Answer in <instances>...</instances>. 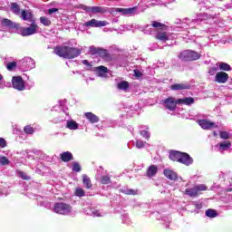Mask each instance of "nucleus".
Masks as SVG:
<instances>
[{
    "instance_id": "603ef678",
    "label": "nucleus",
    "mask_w": 232,
    "mask_h": 232,
    "mask_svg": "<svg viewBox=\"0 0 232 232\" xmlns=\"http://www.w3.org/2000/svg\"><path fill=\"white\" fill-rule=\"evenodd\" d=\"M55 12H59L58 8H51L48 10L49 15H52V14H55Z\"/></svg>"
},
{
    "instance_id": "72a5a7b5",
    "label": "nucleus",
    "mask_w": 232,
    "mask_h": 232,
    "mask_svg": "<svg viewBox=\"0 0 232 232\" xmlns=\"http://www.w3.org/2000/svg\"><path fill=\"white\" fill-rule=\"evenodd\" d=\"M40 23L44 24V26H50V24H52V21H50L46 16H41Z\"/></svg>"
},
{
    "instance_id": "473e14b6",
    "label": "nucleus",
    "mask_w": 232,
    "mask_h": 232,
    "mask_svg": "<svg viewBox=\"0 0 232 232\" xmlns=\"http://www.w3.org/2000/svg\"><path fill=\"white\" fill-rule=\"evenodd\" d=\"M218 216V214L217 213V211L215 209H208L206 211V217H208V218H215Z\"/></svg>"
},
{
    "instance_id": "c9c22d12",
    "label": "nucleus",
    "mask_w": 232,
    "mask_h": 232,
    "mask_svg": "<svg viewBox=\"0 0 232 232\" xmlns=\"http://www.w3.org/2000/svg\"><path fill=\"white\" fill-rule=\"evenodd\" d=\"M24 131L27 135H34L35 130H34V127H32L31 125H27L24 128Z\"/></svg>"
},
{
    "instance_id": "ddd939ff",
    "label": "nucleus",
    "mask_w": 232,
    "mask_h": 232,
    "mask_svg": "<svg viewBox=\"0 0 232 232\" xmlns=\"http://www.w3.org/2000/svg\"><path fill=\"white\" fill-rule=\"evenodd\" d=\"M72 213V206L66 203L59 204V214L60 215H70Z\"/></svg>"
},
{
    "instance_id": "2eb2a0df",
    "label": "nucleus",
    "mask_w": 232,
    "mask_h": 232,
    "mask_svg": "<svg viewBox=\"0 0 232 232\" xmlns=\"http://www.w3.org/2000/svg\"><path fill=\"white\" fill-rule=\"evenodd\" d=\"M216 148L219 153H224V151H227L229 148H231V142L229 141H224L218 145H216Z\"/></svg>"
},
{
    "instance_id": "7c9ffc66",
    "label": "nucleus",
    "mask_w": 232,
    "mask_h": 232,
    "mask_svg": "<svg viewBox=\"0 0 232 232\" xmlns=\"http://www.w3.org/2000/svg\"><path fill=\"white\" fill-rule=\"evenodd\" d=\"M198 195H200L201 191H208V186L204 184L195 185Z\"/></svg>"
},
{
    "instance_id": "f8f14e48",
    "label": "nucleus",
    "mask_w": 232,
    "mask_h": 232,
    "mask_svg": "<svg viewBox=\"0 0 232 232\" xmlns=\"http://www.w3.org/2000/svg\"><path fill=\"white\" fill-rule=\"evenodd\" d=\"M116 12L122 14V15H135V14H137V6L130 8H117Z\"/></svg>"
},
{
    "instance_id": "20e7f679",
    "label": "nucleus",
    "mask_w": 232,
    "mask_h": 232,
    "mask_svg": "<svg viewBox=\"0 0 232 232\" xmlns=\"http://www.w3.org/2000/svg\"><path fill=\"white\" fill-rule=\"evenodd\" d=\"M37 26L35 23H32L30 27H24L21 29V35L23 37H28V35H34V34H36L37 32Z\"/></svg>"
},
{
    "instance_id": "393cba45",
    "label": "nucleus",
    "mask_w": 232,
    "mask_h": 232,
    "mask_svg": "<svg viewBox=\"0 0 232 232\" xmlns=\"http://www.w3.org/2000/svg\"><path fill=\"white\" fill-rule=\"evenodd\" d=\"M10 8H11V12H13L14 15H19V14H21V7H19V5L17 3L15 2L11 3Z\"/></svg>"
},
{
    "instance_id": "6ab92c4d",
    "label": "nucleus",
    "mask_w": 232,
    "mask_h": 232,
    "mask_svg": "<svg viewBox=\"0 0 232 232\" xmlns=\"http://www.w3.org/2000/svg\"><path fill=\"white\" fill-rule=\"evenodd\" d=\"M85 117L89 121V122H91V124H95L99 122V116L93 114L92 112H86Z\"/></svg>"
},
{
    "instance_id": "f03ea898",
    "label": "nucleus",
    "mask_w": 232,
    "mask_h": 232,
    "mask_svg": "<svg viewBox=\"0 0 232 232\" xmlns=\"http://www.w3.org/2000/svg\"><path fill=\"white\" fill-rule=\"evenodd\" d=\"M200 53L193 50H185L179 54L181 61H198Z\"/></svg>"
},
{
    "instance_id": "c03bdc74",
    "label": "nucleus",
    "mask_w": 232,
    "mask_h": 232,
    "mask_svg": "<svg viewBox=\"0 0 232 232\" xmlns=\"http://www.w3.org/2000/svg\"><path fill=\"white\" fill-rule=\"evenodd\" d=\"M18 175L22 180H30V176L26 175V173L23 171H19Z\"/></svg>"
},
{
    "instance_id": "a18cd8bd",
    "label": "nucleus",
    "mask_w": 232,
    "mask_h": 232,
    "mask_svg": "<svg viewBox=\"0 0 232 232\" xmlns=\"http://www.w3.org/2000/svg\"><path fill=\"white\" fill-rule=\"evenodd\" d=\"M99 48H95L94 46L90 47V54L91 55H98L99 54Z\"/></svg>"
},
{
    "instance_id": "49530a36",
    "label": "nucleus",
    "mask_w": 232,
    "mask_h": 232,
    "mask_svg": "<svg viewBox=\"0 0 232 232\" xmlns=\"http://www.w3.org/2000/svg\"><path fill=\"white\" fill-rule=\"evenodd\" d=\"M140 135L141 137H143V139H147V140L150 139V131L146 130H143L140 131Z\"/></svg>"
},
{
    "instance_id": "dca6fc26",
    "label": "nucleus",
    "mask_w": 232,
    "mask_h": 232,
    "mask_svg": "<svg viewBox=\"0 0 232 232\" xmlns=\"http://www.w3.org/2000/svg\"><path fill=\"white\" fill-rule=\"evenodd\" d=\"M163 174L169 180H177V179H179V176L177 175V172H175V171H173L172 169H164Z\"/></svg>"
},
{
    "instance_id": "6e6552de",
    "label": "nucleus",
    "mask_w": 232,
    "mask_h": 232,
    "mask_svg": "<svg viewBox=\"0 0 232 232\" xmlns=\"http://www.w3.org/2000/svg\"><path fill=\"white\" fill-rule=\"evenodd\" d=\"M229 80V74L224 72H218L215 76V82L218 84H226V82Z\"/></svg>"
},
{
    "instance_id": "cd10ccee",
    "label": "nucleus",
    "mask_w": 232,
    "mask_h": 232,
    "mask_svg": "<svg viewBox=\"0 0 232 232\" xmlns=\"http://www.w3.org/2000/svg\"><path fill=\"white\" fill-rule=\"evenodd\" d=\"M118 90H122L123 92H126L128 88H130V83L126 81H122L117 83Z\"/></svg>"
},
{
    "instance_id": "e433bc0d",
    "label": "nucleus",
    "mask_w": 232,
    "mask_h": 232,
    "mask_svg": "<svg viewBox=\"0 0 232 232\" xmlns=\"http://www.w3.org/2000/svg\"><path fill=\"white\" fill-rule=\"evenodd\" d=\"M2 23L5 24V26H8L9 28H14V22L8 18H4L2 20Z\"/></svg>"
},
{
    "instance_id": "412c9836",
    "label": "nucleus",
    "mask_w": 232,
    "mask_h": 232,
    "mask_svg": "<svg viewBox=\"0 0 232 232\" xmlns=\"http://www.w3.org/2000/svg\"><path fill=\"white\" fill-rule=\"evenodd\" d=\"M195 102V99L191 97L178 99V104H185L186 106H189Z\"/></svg>"
},
{
    "instance_id": "09e8293b",
    "label": "nucleus",
    "mask_w": 232,
    "mask_h": 232,
    "mask_svg": "<svg viewBox=\"0 0 232 232\" xmlns=\"http://www.w3.org/2000/svg\"><path fill=\"white\" fill-rule=\"evenodd\" d=\"M219 135L221 139H229V133L227 131H221Z\"/></svg>"
},
{
    "instance_id": "a878e982",
    "label": "nucleus",
    "mask_w": 232,
    "mask_h": 232,
    "mask_svg": "<svg viewBox=\"0 0 232 232\" xmlns=\"http://www.w3.org/2000/svg\"><path fill=\"white\" fill-rule=\"evenodd\" d=\"M156 38L159 39V41H169L171 38V35L168 34V33L163 32V33H158L156 35Z\"/></svg>"
},
{
    "instance_id": "9b49d317",
    "label": "nucleus",
    "mask_w": 232,
    "mask_h": 232,
    "mask_svg": "<svg viewBox=\"0 0 232 232\" xmlns=\"http://www.w3.org/2000/svg\"><path fill=\"white\" fill-rule=\"evenodd\" d=\"M80 8H82V10H84L85 12H88L89 14H102V7H99V6H86V5H80Z\"/></svg>"
},
{
    "instance_id": "423d86ee",
    "label": "nucleus",
    "mask_w": 232,
    "mask_h": 232,
    "mask_svg": "<svg viewBox=\"0 0 232 232\" xmlns=\"http://www.w3.org/2000/svg\"><path fill=\"white\" fill-rule=\"evenodd\" d=\"M13 87L14 90H18V92H23L24 90V80L21 76H14L13 77Z\"/></svg>"
},
{
    "instance_id": "4be33fe9",
    "label": "nucleus",
    "mask_w": 232,
    "mask_h": 232,
    "mask_svg": "<svg viewBox=\"0 0 232 232\" xmlns=\"http://www.w3.org/2000/svg\"><path fill=\"white\" fill-rule=\"evenodd\" d=\"M170 89L174 91L189 90V85L186 83H176L171 85Z\"/></svg>"
},
{
    "instance_id": "37998d69",
    "label": "nucleus",
    "mask_w": 232,
    "mask_h": 232,
    "mask_svg": "<svg viewBox=\"0 0 232 232\" xmlns=\"http://www.w3.org/2000/svg\"><path fill=\"white\" fill-rule=\"evenodd\" d=\"M121 193H124L125 195H137V191L131 188H123L121 189Z\"/></svg>"
},
{
    "instance_id": "13d9d810",
    "label": "nucleus",
    "mask_w": 232,
    "mask_h": 232,
    "mask_svg": "<svg viewBox=\"0 0 232 232\" xmlns=\"http://www.w3.org/2000/svg\"><path fill=\"white\" fill-rule=\"evenodd\" d=\"M196 208H197V209H201L202 208V204L197 203Z\"/></svg>"
},
{
    "instance_id": "680f3d73",
    "label": "nucleus",
    "mask_w": 232,
    "mask_h": 232,
    "mask_svg": "<svg viewBox=\"0 0 232 232\" xmlns=\"http://www.w3.org/2000/svg\"><path fill=\"white\" fill-rule=\"evenodd\" d=\"M216 135H217V132H214V136L216 137Z\"/></svg>"
},
{
    "instance_id": "5701e85b",
    "label": "nucleus",
    "mask_w": 232,
    "mask_h": 232,
    "mask_svg": "<svg viewBox=\"0 0 232 232\" xmlns=\"http://www.w3.org/2000/svg\"><path fill=\"white\" fill-rule=\"evenodd\" d=\"M184 194L191 198L198 197V194L197 192V188L195 186L192 188H186L184 191Z\"/></svg>"
},
{
    "instance_id": "3c124183",
    "label": "nucleus",
    "mask_w": 232,
    "mask_h": 232,
    "mask_svg": "<svg viewBox=\"0 0 232 232\" xmlns=\"http://www.w3.org/2000/svg\"><path fill=\"white\" fill-rule=\"evenodd\" d=\"M6 140L5 138H0V148H6Z\"/></svg>"
},
{
    "instance_id": "f3484780",
    "label": "nucleus",
    "mask_w": 232,
    "mask_h": 232,
    "mask_svg": "<svg viewBox=\"0 0 232 232\" xmlns=\"http://www.w3.org/2000/svg\"><path fill=\"white\" fill-rule=\"evenodd\" d=\"M158 172H159V168H157L156 165H150L147 169L146 175L147 177H149V179H151L152 177H155V175H157Z\"/></svg>"
},
{
    "instance_id": "bb28decb",
    "label": "nucleus",
    "mask_w": 232,
    "mask_h": 232,
    "mask_svg": "<svg viewBox=\"0 0 232 232\" xmlns=\"http://www.w3.org/2000/svg\"><path fill=\"white\" fill-rule=\"evenodd\" d=\"M82 182H83V186H85L87 189H91L92 179H90V177H88V175L86 174L82 175Z\"/></svg>"
},
{
    "instance_id": "c85d7f7f",
    "label": "nucleus",
    "mask_w": 232,
    "mask_h": 232,
    "mask_svg": "<svg viewBox=\"0 0 232 232\" xmlns=\"http://www.w3.org/2000/svg\"><path fill=\"white\" fill-rule=\"evenodd\" d=\"M98 55H100V57H102V59H105V61H108L110 59V53H108V51L104 49H99Z\"/></svg>"
},
{
    "instance_id": "de8ad7c7",
    "label": "nucleus",
    "mask_w": 232,
    "mask_h": 232,
    "mask_svg": "<svg viewBox=\"0 0 232 232\" xmlns=\"http://www.w3.org/2000/svg\"><path fill=\"white\" fill-rule=\"evenodd\" d=\"M101 182L102 184H110V182H111V179H110L108 176H102L101 179Z\"/></svg>"
},
{
    "instance_id": "b1692460",
    "label": "nucleus",
    "mask_w": 232,
    "mask_h": 232,
    "mask_svg": "<svg viewBox=\"0 0 232 232\" xmlns=\"http://www.w3.org/2000/svg\"><path fill=\"white\" fill-rule=\"evenodd\" d=\"M66 128L68 130H75L79 128V123L73 120H69L66 121Z\"/></svg>"
},
{
    "instance_id": "7ed1b4c3",
    "label": "nucleus",
    "mask_w": 232,
    "mask_h": 232,
    "mask_svg": "<svg viewBox=\"0 0 232 232\" xmlns=\"http://www.w3.org/2000/svg\"><path fill=\"white\" fill-rule=\"evenodd\" d=\"M108 24H110V23H108L107 21L92 19L90 21L85 22L84 26L90 28H102V26H108Z\"/></svg>"
},
{
    "instance_id": "79ce46f5",
    "label": "nucleus",
    "mask_w": 232,
    "mask_h": 232,
    "mask_svg": "<svg viewBox=\"0 0 232 232\" xmlns=\"http://www.w3.org/2000/svg\"><path fill=\"white\" fill-rule=\"evenodd\" d=\"M74 195L76 197H84L86 193L84 192V189H82V188H77L74 191Z\"/></svg>"
},
{
    "instance_id": "bf43d9fd",
    "label": "nucleus",
    "mask_w": 232,
    "mask_h": 232,
    "mask_svg": "<svg viewBox=\"0 0 232 232\" xmlns=\"http://www.w3.org/2000/svg\"><path fill=\"white\" fill-rule=\"evenodd\" d=\"M54 53H56V55H59V47L54 48Z\"/></svg>"
},
{
    "instance_id": "aec40b11",
    "label": "nucleus",
    "mask_w": 232,
    "mask_h": 232,
    "mask_svg": "<svg viewBox=\"0 0 232 232\" xmlns=\"http://www.w3.org/2000/svg\"><path fill=\"white\" fill-rule=\"evenodd\" d=\"M60 157L63 162H70V160H73V154L70 151L63 152Z\"/></svg>"
},
{
    "instance_id": "864d4df0",
    "label": "nucleus",
    "mask_w": 232,
    "mask_h": 232,
    "mask_svg": "<svg viewBox=\"0 0 232 232\" xmlns=\"http://www.w3.org/2000/svg\"><path fill=\"white\" fill-rule=\"evenodd\" d=\"M135 77H142V73L139 70H134Z\"/></svg>"
},
{
    "instance_id": "a19ab883",
    "label": "nucleus",
    "mask_w": 232,
    "mask_h": 232,
    "mask_svg": "<svg viewBox=\"0 0 232 232\" xmlns=\"http://www.w3.org/2000/svg\"><path fill=\"white\" fill-rule=\"evenodd\" d=\"M10 164V160L8 158L3 156L0 157V166H8Z\"/></svg>"
},
{
    "instance_id": "052dcab7",
    "label": "nucleus",
    "mask_w": 232,
    "mask_h": 232,
    "mask_svg": "<svg viewBox=\"0 0 232 232\" xmlns=\"http://www.w3.org/2000/svg\"><path fill=\"white\" fill-rule=\"evenodd\" d=\"M3 81V75L0 74V82Z\"/></svg>"
},
{
    "instance_id": "f704fd0d",
    "label": "nucleus",
    "mask_w": 232,
    "mask_h": 232,
    "mask_svg": "<svg viewBox=\"0 0 232 232\" xmlns=\"http://www.w3.org/2000/svg\"><path fill=\"white\" fill-rule=\"evenodd\" d=\"M60 108L65 113V115H68V107H66V100H62L60 102Z\"/></svg>"
},
{
    "instance_id": "2f4dec72",
    "label": "nucleus",
    "mask_w": 232,
    "mask_h": 232,
    "mask_svg": "<svg viewBox=\"0 0 232 232\" xmlns=\"http://www.w3.org/2000/svg\"><path fill=\"white\" fill-rule=\"evenodd\" d=\"M219 70H223V72H229L231 70V66L224 62L218 63Z\"/></svg>"
},
{
    "instance_id": "f257e3e1",
    "label": "nucleus",
    "mask_w": 232,
    "mask_h": 232,
    "mask_svg": "<svg viewBox=\"0 0 232 232\" xmlns=\"http://www.w3.org/2000/svg\"><path fill=\"white\" fill-rule=\"evenodd\" d=\"M77 44L75 40H71L65 45L60 47L59 56L63 57V59H75L81 55V51L78 48H74L73 44Z\"/></svg>"
},
{
    "instance_id": "0eeeda50",
    "label": "nucleus",
    "mask_w": 232,
    "mask_h": 232,
    "mask_svg": "<svg viewBox=\"0 0 232 232\" xmlns=\"http://www.w3.org/2000/svg\"><path fill=\"white\" fill-rule=\"evenodd\" d=\"M164 106L167 108V110H169L170 111H175L177 108V104H179V100H176L173 97L167 98L164 100Z\"/></svg>"
},
{
    "instance_id": "9d476101",
    "label": "nucleus",
    "mask_w": 232,
    "mask_h": 232,
    "mask_svg": "<svg viewBox=\"0 0 232 232\" xmlns=\"http://www.w3.org/2000/svg\"><path fill=\"white\" fill-rule=\"evenodd\" d=\"M21 17L24 21H28L29 23H35V19L34 18V14L30 10H22Z\"/></svg>"
},
{
    "instance_id": "a211bd4d",
    "label": "nucleus",
    "mask_w": 232,
    "mask_h": 232,
    "mask_svg": "<svg viewBox=\"0 0 232 232\" xmlns=\"http://www.w3.org/2000/svg\"><path fill=\"white\" fill-rule=\"evenodd\" d=\"M182 155V152L177 151V150H172L169 152V159L170 160H173V162H179L180 157Z\"/></svg>"
},
{
    "instance_id": "58836bf2",
    "label": "nucleus",
    "mask_w": 232,
    "mask_h": 232,
    "mask_svg": "<svg viewBox=\"0 0 232 232\" xmlns=\"http://www.w3.org/2000/svg\"><path fill=\"white\" fill-rule=\"evenodd\" d=\"M72 169V171H75L76 173H79L82 169H81V164H79V162H77V161H73Z\"/></svg>"
},
{
    "instance_id": "4c0bfd02",
    "label": "nucleus",
    "mask_w": 232,
    "mask_h": 232,
    "mask_svg": "<svg viewBox=\"0 0 232 232\" xmlns=\"http://www.w3.org/2000/svg\"><path fill=\"white\" fill-rule=\"evenodd\" d=\"M146 146H148V143H146L145 141H142V140H137L136 148H138V150L146 148Z\"/></svg>"
},
{
    "instance_id": "4d7b16f0",
    "label": "nucleus",
    "mask_w": 232,
    "mask_h": 232,
    "mask_svg": "<svg viewBox=\"0 0 232 232\" xmlns=\"http://www.w3.org/2000/svg\"><path fill=\"white\" fill-rule=\"evenodd\" d=\"M54 211H55V213H59V203H56L54 205Z\"/></svg>"
},
{
    "instance_id": "4468645a",
    "label": "nucleus",
    "mask_w": 232,
    "mask_h": 232,
    "mask_svg": "<svg viewBox=\"0 0 232 232\" xmlns=\"http://www.w3.org/2000/svg\"><path fill=\"white\" fill-rule=\"evenodd\" d=\"M94 72H96V74L98 77H103V78L108 77V72H109L108 68L103 65L95 67Z\"/></svg>"
},
{
    "instance_id": "1a4fd4ad",
    "label": "nucleus",
    "mask_w": 232,
    "mask_h": 232,
    "mask_svg": "<svg viewBox=\"0 0 232 232\" xmlns=\"http://www.w3.org/2000/svg\"><path fill=\"white\" fill-rule=\"evenodd\" d=\"M179 162L180 164H184L185 166H191V164H193V158H191V156H189L188 153L181 152Z\"/></svg>"
},
{
    "instance_id": "39448f33",
    "label": "nucleus",
    "mask_w": 232,
    "mask_h": 232,
    "mask_svg": "<svg viewBox=\"0 0 232 232\" xmlns=\"http://www.w3.org/2000/svg\"><path fill=\"white\" fill-rule=\"evenodd\" d=\"M198 124L202 130H215V128H218V124L209 120H198Z\"/></svg>"
},
{
    "instance_id": "ea45409f",
    "label": "nucleus",
    "mask_w": 232,
    "mask_h": 232,
    "mask_svg": "<svg viewBox=\"0 0 232 232\" xmlns=\"http://www.w3.org/2000/svg\"><path fill=\"white\" fill-rule=\"evenodd\" d=\"M6 68L9 72L15 70V68H17V62H11L7 63Z\"/></svg>"
},
{
    "instance_id": "8fccbe9b",
    "label": "nucleus",
    "mask_w": 232,
    "mask_h": 232,
    "mask_svg": "<svg viewBox=\"0 0 232 232\" xmlns=\"http://www.w3.org/2000/svg\"><path fill=\"white\" fill-rule=\"evenodd\" d=\"M152 26L153 28H163L164 27V24L159 23V22H153L152 23Z\"/></svg>"
},
{
    "instance_id": "6e6d98bb",
    "label": "nucleus",
    "mask_w": 232,
    "mask_h": 232,
    "mask_svg": "<svg viewBox=\"0 0 232 232\" xmlns=\"http://www.w3.org/2000/svg\"><path fill=\"white\" fill-rule=\"evenodd\" d=\"M82 63V64H84L85 66H88V67L92 66V64H90V62H88V60H83Z\"/></svg>"
},
{
    "instance_id": "c756f323",
    "label": "nucleus",
    "mask_w": 232,
    "mask_h": 232,
    "mask_svg": "<svg viewBox=\"0 0 232 232\" xmlns=\"http://www.w3.org/2000/svg\"><path fill=\"white\" fill-rule=\"evenodd\" d=\"M85 213H87V215H90L91 217H102V214L99 210H92L89 208L85 210Z\"/></svg>"
},
{
    "instance_id": "5fc2aeb1",
    "label": "nucleus",
    "mask_w": 232,
    "mask_h": 232,
    "mask_svg": "<svg viewBox=\"0 0 232 232\" xmlns=\"http://www.w3.org/2000/svg\"><path fill=\"white\" fill-rule=\"evenodd\" d=\"M215 73H217V68H212L209 70V74L210 75H214Z\"/></svg>"
}]
</instances>
